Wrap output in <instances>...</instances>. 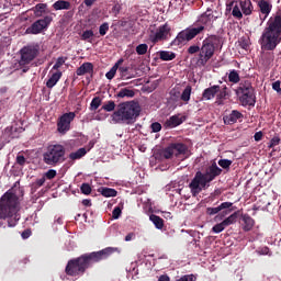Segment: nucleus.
Listing matches in <instances>:
<instances>
[{
  "label": "nucleus",
  "instance_id": "6e6d98bb",
  "mask_svg": "<svg viewBox=\"0 0 281 281\" xmlns=\"http://www.w3.org/2000/svg\"><path fill=\"white\" fill-rule=\"evenodd\" d=\"M281 143V138L278 137V136H274L270 139V143H269V148H274L276 146H279Z\"/></svg>",
  "mask_w": 281,
  "mask_h": 281
},
{
  "label": "nucleus",
  "instance_id": "a18cd8bd",
  "mask_svg": "<svg viewBox=\"0 0 281 281\" xmlns=\"http://www.w3.org/2000/svg\"><path fill=\"white\" fill-rule=\"evenodd\" d=\"M122 210L123 204H119V206H115V209L112 211V220H119L122 216Z\"/></svg>",
  "mask_w": 281,
  "mask_h": 281
},
{
  "label": "nucleus",
  "instance_id": "f03ea898",
  "mask_svg": "<svg viewBox=\"0 0 281 281\" xmlns=\"http://www.w3.org/2000/svg\"><path fill=\"white\" fill-rule=\"evenodd\" d=\"M281 43V13H277L269 18L266 27L259 38L261 49L266 52H273Z\"/></svg>",
  "mask_w": 281,
  "mask_h": 281
},
{
  "label": "nucleus",
  "instance_id": "de8ad7c7",
  "mask_svg": "<svg viewBox=\"0 0 281 281\" xmlns=\"http://www.w3.org/2000/svg\"><path fill=\"white\" fill-rule=\"evenodd\" d=\"M218 166L222 167L224 170H227L232 167L233 161L228 159H220L217 161Z\"/></svg>",
  "mask_w": 281,
  "mask_h": 281
},
{
  "label": "nucleus",
  "instance_id": "338daca9",
  "mask_svg": "<svg viewBox=\"0 0 281 281\" xmlns=\"http://www.w3.org/2000/svg\"><path fill=\"white\" fill-rule=\"evenodd\" d=\"M239 47H241L245 50H248V48H249L248 40H246V38L241 40V42H239Z\"/></svg>",
  "mask_w": 281,
  "mask_h": 281
},
{
  "label": "nucleus",
  "instance_id": "5fc2aeb1",
  "mask_svg": "<svg viewBox=\"0 0 281 281\" xmlns=\"http://www.w3.org/2000/svg\"><path fill=\"white\" fill-rule=\"evenodd\" d=\"M149 128L151 130V133H159L162 130V125L159 122L151 123Z\"/></svg>",
  "mask_w": 281,
  "mask_h": 281
},
{
  "label": "nucleus",
  "instance_id": "bb28decb",
  "mask_svg": "<svg viewBox=\"0 0 281 281\" xmlns=\"http://www.w3.org/2000/svg\"><path fill=\"white\" fill-rule=\"evenodd\" d=\"M117 70H119V74L121 75V78L123 80H130V79L135 78L134 74L128 72L130 68L127 66H121V67L119 66Z\"/></svg>",
  "mask_w": 281,
  "mask_h": 281
},
{
  "label": "nucleus",
  "instance_id": "72a5a7b5",
  "mask_svg": "<svg viewBox=\"0 0 281 281\" xmlns=\"http://www.w3.org/2000/svg\"><path fill=\"white\" fill-rule=\"evenodd\" d=\"M238 221V212L233 213L228 217L224 218L222 224L226 227L234 225Z\"/></svg>",
  "mask_w": 281,
  "mask_h": 281
},
{
  "label": "nucleus",
  "instance_id": "e2e57ef3",
  "mask_svg": "<svg viewBox=\"0 0 281 281\" xmlns=\"http://www.w3.org/2000/svg\"><path fill=\"white\" fill-rule=\"evenodd\" d=\"M201 48L199 45H191L188 49V53L193 55L200 53Z\"/></svg>",
  "mask_w": 281,
  "mask_h": 281
},
{
  "label": "nucleus",
  "instance_id": "4be33fe9",
  "mask_svg": "<svg viewBox=\"0 0 281 281\" xmlns=\"http://www.w3.org/2000/svg\"><path fill=\"white\" fill-rule=\"evenodd\" d=\"M227 8L229 9V10H232V15H233V18H235V19H237V20H241L243 19V11H241V9H240V7H239V4H238V1L237 0H232L231 2H229V4L227 5Z\"/></svg>",
  "mask_w": 281,
  "mask_h": 281
},
{
  "label": "nucleus",
  "instance_id": "4468645a",
  "mask_svg": "<svg viewBox=\"0 0 281 281\" xmlns=\"http://www.w3.org/2000/svg\"><path fill=\"white\" fill-rule=\"evenodd\" d=\"M233 205H234L233 202L226 201V202H223L222 204H220L218 206H213V207L209 206L207 209H205V214L207 216H215V215H217L223 210L232 209Z\"/></svg>",
  "mask_w": 281,
  "mask_h": 281
},
{
  "label": "nucleus",
  "instance_id": "864d4df0",
  "mask_svg": "<svg viewBox=\"0 0 281 281\" xmlns=\"http://www.w3.org/2000/svg\"><path fill=\"white\" fill-rule=\"evenodd\" d=\"M66 64V59L64 57H58L56 64L52 67V70H59L63 65Z\"/></svg>",
  "mask_w": 281,
  "mask_h": 281
},
{
  "label": "nucleus",
  "instance_id": "052dcab7",
  "mask_svg": "<svg viewBox=\"0 0 281 281\" xmlns=\"http://www.w3.org/2000/svg\"><path fill=\"white\" fill-rule=\"evenodd\" d=\"M56 170L49 169L47 172H45L44 178H47L48 180H53L56 177Z\"/></svg>",
  "mask_w": 281,
  "mask_h": 281
},
{
  "label": "nucleus",
  "instance_id": "f704fd0d",
  "mask_svg": "<svg viewBox=\"0 0 281 281\" xmlns=\"http://www.w3.org/2000/svg\"><path fill=\"white\" fill-rule=\"evenodd\" d=\"M160 159H171L175 155L173 150L168 146L158 151Z\"/></svg>",
  "mask_w": 281,
  "mask_h": 281
},
{
  "label": "nucleus",
  "instance_id": "7ed1b4c3",
  "mask_svg": "<svg viewBox=\"0 0 281 281\" xmlns=\"http://www.w3.org/2000/svg\"><path fill=\"white\" fill-rule=\"evenodd\" d=\"M19 195L11 191L4 192L0 199V227L3 225L2 221L8 220L9 227H15L20 221L19 212Z\"/></svg>",
  "mask_w": 281,
  "mask_h": 281
},
{
  "label": "nucleus",
  "instance_id": "2f4dec72",
  "mask_svg": "<svg viewBox=\"0 0 281 281\" xmlns=\"http://www.w3.org/2000/svg\"><path fill=\"white\" fill-rule=\"evenodd\" d=\"M46 9H47L46 3H38V4H35V7L33 8V12L36 18H41L43 14L46 13Z\"/></svg>",
  "mask_w": 281,
  "mask_h": 281
},
{
  "label": "nucleus",
  "instance_id": "774afa93",
  "mask_svg": "<svg viewBox=\"0 0 281 281\" xmlns=\"http://www.w3.org/2000/svg\"><path fill=\"white\" fill-rule=\"evenodd\" d=\"M122 10V5L116 3L114 7H112V12L115 13V15H119Z\"/></svg>",
  "mask_w": 281,
  "mask_h": 281
},
{
  "label": "nucleus",
  "instance_id": "09e8293b",
  "mask_svg": "<svg viewBox=\"0 0 281 281\" xmlns=\"http://www.w3.org/2000/svg\"><path fill=\"white\" fill-rule=\"evenodd\" d=\"M115 109V103L113 100H109L108 103H104L102 105V110H104L105 112H112Z\"/></svg>",
  "mask_w": 281,
  "mask_h": 281
},
{
  "label": "nucleus",
  "instance_id": "aec40b11",
  "mask_svg": "<svg viewBox=\"0 0 281 281\" xmlns=\"http://www.w3.org/2000/svg\"><path fill=\"white\" fill-rule=\"evenodd\" d=\"M169 148L172 150L176 157H179L180 155H186L188 151V146L182 143H171L169 145Z\"/></svg>",
  "mask_w": 281,
  "mask_h": 281
},
{
  "label": "nucleus",
  "instance_id": "58836bf2",
  "mask_svg": "<svg viewBox=\"0 0 281 281\" xmlns=\"http://www.w3.org/2000/svg\"><path fill=\"white\" fill-rule=\"evenodd\" d=\"M228 81L232 83H239L240 82V76L239 72L236 71L235 69L231 70L228 74Z\"/></svg>",
  "mask_w": 281,
  "mask_h": 281
},
{
  "label": "nucleus",
  "instance_id": "7c9ffc66",
  "mask_svg": "<svg viewBox=\"0 0 281 281\" xmlns=\"http://www.w3.org/2000/svg\"><path fill=\"white\" fill-rule=\"evenodd\" d=\"M274 61V54L267 52L262 55V65L268 68Z\"/></svg>",
  "mask_w": 281,
  "mask_h": 281
},
{
  "label": "nucleus",
  "instance_id": "f257e3e1",
  "mask_svg": "<svg viewBox=\"0 0 281 281\" xmlns=\"http://www.w3.org/2000/svg\"><path fill=\"white\" fill-rule=\"evenodd\" d=\"M115 252H120V249L116 247H106L103 250L92 251L72 258L68 261L67 267H65V274L71 278H80L85 276L86 271L92 268L94 263L106 260Z\"/></svg>",
  "mask_w": 281,
  "mask_h": 281
},
{
  "label": "nucleus",
  "instance_id": "4c0bfd02",
  "mask_svg": "<svg viewBox=\"0 0 281 281\" xmlns=\"http://www.w3.org/2000/svg\"><path fill=\"white\" fill-rule=\"evenodd\" d=\"M100 192L104 198H115L116 194L119 193L115 189H110V188H102L100 189Z\"/></svg>",
  "mask_w": 281,
  "mask_h": 281
},
{
  "label": "nucleus",
  "instance_id": "c85d7f7f",
  "mask_svg": "<svg viewBox=\"0 0 281 281\" xmlns=\"http://www.w3.org/2000/svg\"><path fill=\"white\" fill-rule=\"evenodd\" d=\"M122 64H123V59L121 58L116 61V64L114 66L111 67L109 72H105V78H108V80H113L116 71L119 70V66Z\"/></svg>",
  "mask_w": 281,
  "mask_h": 281
},
{
  "label": "nucleus",
  "instance_id": "6ab92c4d",
  "mask_svg": "<svg viewBox=\"0 0 281 281\" xmlns=\"http://www.w3.org/2000/svg\"><path fill=\"white\" fill-rule=\"evenodd\" d=\"M258 9L261 14L265 15V19L269 16V14L272 12L273 5L267 1V0H259L258 3Z\"/></svg>",
  "mask_w": 281,
  "mask_h": 281
},
{
  "label": "nucleus",
  "instance_id": "b1692460",
  "mask_svg": "<svg viewBox=\"0 0 281 281\" xmlns=\"http://www.w3.org/2000/svg\"><path fill=\"white\" fill-rule=\"evenodd\" d=\"M61 76H63V74L60 71L52 74V76L49 77V79H48L47 83H45V86L48 89H53L56 86V83L59 82V80L61 79Z\"/></svg>",
  "mask_w": 281,
  "mask_h": 281
},
{
  "label": "nucleus",
  "instance_id": "dca6fc26",
  "mask_svg": "<svg viewBox=\"0 0 281 281\" xmlns=\"http://www.w3.org/2000/svg\"><path fill=\"white\" fill-rule=\"evenodd\" d=\"M244 119V115L241 112L233 110L228 115L223 116V121L225 125H234L238 121L241 122Z\"/></svg>",
  "mask_w": 281,
  "mask_h": 281
},
{
  "label": "nucleus",
  "instance_id": "a19ab883",
  "mask_svg": "<svg viewBox=\"0 0 281 281\" xmlns=\"http://www.w3.org/2000/svg\"><path fill=\"white\" fill-rule=\"evenodd\" d=\"M45 182H46L45 177L36 179V181L33 184H31V190H33V192H36V190L42 188L45 184Z\"/></svg>",
  "mask_w": 281,
  "mask_h": 281
},
{
  "label": "nucleus",
  "instance_id": "8fccbe9b",
  "mask_svg": "<svg viewBox=\"0 0 281 281\" xmlns=\"http://www.w3.org/2000/svg\"><path fill=\"white\" fill-rule=\"evenodd\" d=\"M109 23L108 22H103L101 24V26H99V35L101 36H105L109 32Z\"/></svg>",
  "mask_w": 281,
  "mask_h": 281
},
{
  "label": "nucleus",
  "instance_id": "a211bd4d",
  "mask_svg": "<svg viewBox=\"0 0 281 281\" xmlns=\"http://www.w3.org/2000/svg\"><path fill=\"white\" fill-rule=\"evenodd\" d=\"M237 4L241 10L243 14L248 16L254 12V4L250 0H237Z\"/></svg>",
  "mask_w": 281,
  "mask_h": 281
},
{
  "label": "nucleus",
  "instance_id": "9b49d317",
  "mask_svg": "<svg viewBox=\"0 0 281 281\" xmlns=\"http://www.w3.org/2000/svg\"><path fill=\"white\" fill-rule=\"evenodd\" d=\"M53 22L52 15H45L43 19L37 20L31 26L27 27L26 33L31 35H38L43 31L47 30L48 25Z\"/></svg>",
  "mask_w": 281,
  "mask_h": 281
},
{
  "label": "nucleus",
  "instance_id": "79ce46f5",
  "mask_svg": "<svg viewBox=\"0 0 281 281\" xmlns=\"http://www.w3.org/2000/svg\"><path fill=\"white\" fill-rule=\"evenodd\" d=\"M93 36H94V33L92 30H86L81 35V41L92 43Z\"/></svg>",
  "mask_w": 281,
  "mask_h": 281
},
{
  "label": "nucleus",
  "instance_id": "0eeeda50",
  "mask_svg": "<svg viewBox=\"0 0 281 281\" xmlns=\"http://www.w3.org/2000/svg\"><path fill=\"white\" fill-rule=\"evenodd\" d=\"M44 164L50 167L60 166L66 161V148L63 145H49L43 154Z\"/></svg>",
  "mask_w": 281,
  "mask_h": 281
},
{
  "label": "nucleus",
  "instance_id": "1a4fd4ad",
  "mask_svg": "<svg viewBox=\"0 0 281 281\" xmlns=\"http://www.w3.org/2000/svg\"><path fill=\"white\" fill-rule=\"evenodd\" d=\"M20 54L21 59L18 61V65L20 70H22L23 74H26L30 69L29 65L32 64L36 57H38L40 47L36 45H27L20 50Z\"/></svg>",
  "mask_w": 281,
  "mask_h": 281
},
{
  "label": "nucleus",
  "instance_id": "69168bd1",
  "mask_svg": "<svg viewBox=\"0 0 281 281\" xmlns=\"http://www.w3.org/2000/svg\"><path fill=\"white\" fill-rule=\"evenodd\" d=\"M16 164L20 166H25V164H26L25 156H22V155L16 156Z\"/></svg>",
  "mask_w": 281,
  "mask_h": 281
},
{
  "label": "nucleus",
  "instance_id": "393cba45",
  "mask_svg": "<svg viewBox=\"0 0 281 281\" xmlns=\"http://www.w3.org/2000/svg\"><path fill=\"white\" fill-rule=\"evenodd\" d=\"M86 155H87V149L85 147H82L76 151H71L68 156V159H70L71 161H76V160L81 159Z\"/></svg>",
  "mask_w": 281,
  "mask_h": 281
},
{
  "label": "nucleus",
  "instance_id": "2eb2a0df",
  "mask_svg": "<svg viewBox=\"0 0 281 281\" xmlns=\"http://www.w3.org/2000/svg\"><path fill=\"white\" fill-rule=\"evenodd\" d=\"M220 92L221 86L213 85L212 87L203 90L202 101H212Z\"/></svg>",
  "mask_w": 281,
  "mask_h": 281
},
{
  "label": "nucleus",
  "instance_id": "f3484780",
  "mask_svg": "<svg viewBox=\"0 0 281 281\" xmlns=\"http://www.w3.org/2000/svg\"><path fill=\"white\" fill-rule=\"evenodd\" d=\"M183 121H186V116H180V114L172 115L167 121H165L164 127L167 130H172L177 126H180Z\"/></svg>",
  "mask_w": 281,
  "mask_h": 281
},
{
  "label": "nucleus",
  "instance_id": "473e14b6",
  "mask_svg": "<svg viewBox=\"0 0 281 281\" xmlns=\"http://www.w3.org/2000/svg\"><path fill=\"white\" fill-rule=\"evenodd\" d=\"M158 55L160 56V59L162 61H170V60L176 59V54L173 52L160 50V53H158Z\"/></svg>",
  "mask_w": 281,
  "mask_h": 281
},
{
  "label": "nucleus",
  "instance_id": "f8f14e48",
  "mask_svg": "<svg viewBox=\"0 0 281 281\" xmlns=\"http://www.w3.org/2000/svg\"><path fill=\"white\" fill-rule=\"evenodd\" d=\"M172 31V29L169 26L168 23H165L160 26H158L156 33H150L149 35V41L150 43H160L164 41H168L169 37L171 36L170 32Z\"/></svg>",
  "mask_w": 281,
  "mask_h": 281
},
{
  "label": "nucleus",
  "instance_id": "37998d69",
  "mask_svg": "<svg viewBox=\"0 0 281 281\" xmlns=\"http://www.w3.org/2000/svg\"><path fill=\"white\" fill-rule=\"evenodd\" d=\"M102 104V100L100 97H95L91 100V103H90V110L91 111H95L98 110Z\"/></svg>",
  "mask_w": 281,
  "mask_h": 281
},
{
  "label": "nucleus",
  "instance_id": "4d7b16f0",
  "mask_svg": "<svg viewBox=\"0 0 281 281\" xmlns=\"http://www.w3.org/2000/svg\"><path fill=\"white\" fill-rule=\"evenodd\" d=\"M227 97V87H224L223 89H220V91L216 94L217 100L226 99Z\"/></svg>",
  "mask_w": 281,
  "mask_h": 281
},
{
  "label": "nucleus",
  "instance_id": "13d9d810",
  "mask_svg": "<svg viewBox=\"0 0 281 281\" xmlns=\"http://www.w3.org/2000/svg\"><path fill=\"white\" fill-rule=\"evenodd\" d=\"M227 97V87H224L223 89H220V91L216 94L217 100L226 99Z\"/></svg>",
  "mask_w": 281,
  "mask_h": 281
},
{
  "label": "nucleus",
  "instance_id": "3c124183",
  "mask_svg": "<svg viewBox=\"0 0 281 281\" xmlns=\"http://www.w3.org/2000/svg\"><path fill=\"white\" fill-rule=\"evenodd\" d=\"M80 190L81 193H83L85 195H89L92 193V187L88 183H82Z\"/></svg>",
  "mask_w": 281,
  "mask_h": 281
},
{
  "label": "nucleus",
  "instance_id": "bf43d9fd",
  "mask_svg": "<svg viewBox=\"0 0 281 281\" xmlns=\"http://www.w3.org/2000/svg\"><path fill=\"white\" fill-rule=\"evenodd\" d=\"M177 281H196V278L194 274H184L181 278H179Z\"/></svg>",
  "mask_w": 281,
  "mask_h": 281
},
{
  "label": "nucleus",
  "instance_id": "423d86ee",
  "mask_svg": "<svg viewBox=\"0 0 281 281\" xmlns=\"http://www.w3.org/2000/svg\"><path fill=\"white\" fill-rule=\"evenodd\" d=\"M221 46V36L211 35L207 38H204L202 42V47L199 52L198 64L205 67L210 59L213 58L215 49Z\"/></svg>",
  "mask_w": 281,
  "mask_h": 281
},
{
  "label": "nucleus",
  "instance_id": "49530a36",
  "mask_svg": "<svg viewBox=\"0 0 281 281\" xmlns=\"http://www.w3.org/2000/svg\"><path fill=\"white\" fill-rule=\"evenodd\" d=\"M148 52V45L147 44H138L136 46V54L137 55H146Z\"/></svg>",
  "mask_w": 281,
  "mask_h": 281
},
{
  "label": "nucleus",
  "instance_id": "680f3d73",
  "mask_svg": "<svg viewBox=\"0 0 281 281\" xmlns=\"http://www.w3.org/2000/svg\"><path fill=\"white\" fill-rule=\"evenodd\" d=\"M272 90H274L278 94L281 95V81L277 80L274 83H272Z\"/></svg>",
  "mask_w": 281,
  "mask_h": 281
},
{
  "label": "nucleus",
  "instance_id": "ea45409f",
  "mask_svg": "<svg viewBox=\"0 0 281 281\" xmlns=\"http://www.w3.org/2000/svg\"><path fill=\"white\" fill-rule=\"evenodd\" d=\"M192 95V86H188L184 88L182 94H181V100L186 103L190 101V97Z\"/></svg>",
  "mask_w": 281,
  "mask_h": 281
},
{
  "label": "nucleus",
  "instance_id": "c756f323",
  "mask_svg": "<svg viewBox=\"0 0 281 281\" xmlns=\"http://www.w3.org/2000/svg\"><path fill=\"white\" fill-rule=\"evenodd\" d=\"M214 19V15H213V11L212 10H207L205 11L202 15H201V19H200V22L203 24V25H207L212 22V20Z\"/></svg>",
  "mask_w": 281,
  "mask_h": 281
},
{
  "label": "nucleus",
  "instance_id": "5701e85b",
  "mask_svg": "<svg viewBox=\"0 0 281 281\" xmlns=\"http://www.w3.org/2000/svg\"><path fill=\"white\" fill-rule=\"evenodd\" d=\"M241 221H243V231L245 233H249L250 231H252L255 226V220L252 217H250L248 214H244L241 216Z\"/></svg>",
  "mask_w": 281,
  "mask_h": 281
},
{
  "label": "nucleus",
  "instance_id": "e433bc0d",
  "mask_svg": "<svg viewBox=\"0 0 281 281\" xmlns=\"http://www.w3.org/2000/svg\"><path fill=\"white\" fill-rule=\"evenodd\" d=\"M4 132L7 134H9V137L15 138V137H18L15 133H18V134L22 133L23 128L22 127H16V126H10V127H7L4 130Z\"/></svg>",
  "mask_w": 281,
  "mask_h": 281
},
{
  "label": "nucleus",
  "instance_id": "0e129e2a",
  "mask_svg": "<svg viewBox=\"0 0 281 281\" xmlns=\"http://www.w3.org/2000/svg\"><path fill=\"white\" fill-rule=\"evenodd\" d=\"M31 236H32V229H31V228L24 229V231L22 232V234H21V237H22L23 239H27V238H30Z\"/></svg>",
  "mask_w": 281,
  "mask_h": 281
},
{
  "label": "nucleus",
  "instance_id": "412c9836",
  "mask_svg": "<svg viewBox=\"0 0 281 281\" xmlns=\"http://www.w3.org/2000/svg\"><path fill=\"white\" fill-rule=\"evenodd\" d=\"M77 76L93 75V64L86 61L76 70Z\"/></svg>",
  "mask_w": 281,
  "mask_h": 281
},
{
  "label": "nucleus",
  "instance_id": "cd10ccee",
  "mask_svg": "<svg viewBox=\"0 0 281 281\" xmlns=\"http://www.w3.org/2000/svg\"><path fill=\"white\" fill-rule=\"evenodd\" d=\"M135 97V91L133 89H121L119 92L115 94V98H134Z\"/></svg>",
  "mask_w": 281,
  "mask_h": 281
},
{
  "label": "nucleus",
  "instance_id": "603ef678",
  "mask_svg": "<svg viewBox=\"0 0 281 281\" xmlns=\"http://www.w3.org/2000/svg\"><path fill=\"white\" fill-rule=\"evenodd\" d=\"M226 225L220 223V224H215L213 227H212V233H215V234H220L222 232H224L226 229Z\"/></svg>",
  "mask_w": 281,
  "mask_h": 281
},
{
  "label": "nucleus",
  "instance_id": "c9c22d12",
  "mask_svg": "<svg viewBox=\"0 0 281 281\" xmlns=\"http://www.w3.org/2000/svg\"><path fill=\"white\" fill-rule=\"evenodd\" d=\"M149 221H150L151 223H154V225H155V227H156L157 229H162V227H164V220H162L160 216H157V215H155V214H151V215L149 216Z\"/></svg>",
  "mask_w": 281,
  "mask_h": 281
},
{
  "label": "nucleus",
  "instance_id": "20e7f679",
  "mask_svg": "<svg viewBox=\"0 0 281 281\" xmlns=\"http://www.w3.org/2000/svg\"><path fill=\"white\" fill-rule=\"evenodd\" d=\"M222 172L223 170L215 161L205 169V173L198 171L189 184L192 196L196 198L203 190H206L210 187V183L213 182L216 177H220Z\"/></svg>",
  "mask_w": 281,
  "mask_h": 281
},
{
  "label": "nucleus",
  "instance_id": "39448f33",
  "mask_svg": "<svg viewBox=\"0 0 281 281\" xmlns=\"http://www.w3.org/2000/svg\"><path fill=\"white\" fill-rule=\"evenodd\" d=\"M140 114V105L138 102L132 100L127 102H123L117 105L116 111L114 112V117L117 121H123L127 124H132V122L138 117Z\"/></svg>",
  "mask_w": 281,
  "mask_h": 281
},
{
  "label": "nucleus",
  "instance_id": "ddd939ff",
  "mask_svg": "<svg viewBox=\"0 0 281 281\" xmlns=\"http://www.w3.org/2000/svg\"><path fill=\"white\" fill-rule=\"evenodd\" d=\"M76 117L75 112L64 113L57 121V132L65 135L71 130V123Z\"/></svg>",
  "mask_w": 281,
  "mask_h": 281
},
{
  "label": "nucleus",
  "instance_id": "6e6552de",
  "mask_svg": "<svg viewBox=\"0 0 281 281\" xmlns=\"http://www.w3.org/2000/svg\"><path fill=\"white\" fill-rule=\"evenodd\" d=\"M236 95L238 97L239 103H241L243 106H255V89L249 80H245L239 83L238 88L236 89Z\"/></svg>",
  "mask_w": 281,
  "mask_h": 281
},
{
  "label": "nucleus",
  "instance_id": "c03bdc74",
  "mask_svg": "<svg viewBox=\"0 0 281 281\" xmlns=\"http://www.w3.org/2000/svg\"><path fill=\"white\" fill-rule=\"evenodd\" d=\"M256 254L258 256H272V251H270L269 247L268 246H263V247H259L257 250H256Z\"/></svg>",
  "mask_w": 281,
  "mask_h": 281
},
{
  "label": "nucleus",
  "instance_id": "9d476101",
  "mask_svg": "<svg viewBox=\"0 0 281 281\" xmlns=\"http://www.w3.org/2000/svg\"><path fill=\"white\" fill-rule=\"evenodd\" d=\"M203 31H205L204 25L188 27L181 31L180 33H178L177 37L172 40L171 46H180L183 43L193 41L194 37L199 36Z\"/></svg>",
  "mask_w": 281,
  "mask_h": 281
},
{
  "label": "nucleus",
  "instance_id": "a878e982",
  "mask_svg": "<svg viewBox=\"0 0 281 281\" xmlns=\"http://www.w3.org/2000/svg\"><path fill=\"white\" fill-rule=\"evenodd\" d=\"M52 8H54L56 11L69 10L71 9V2L66 0H57L54 4H52Z\"/></svg>",
  "mask_w": 281,
  "mask_h": 281
}]
</instances>
